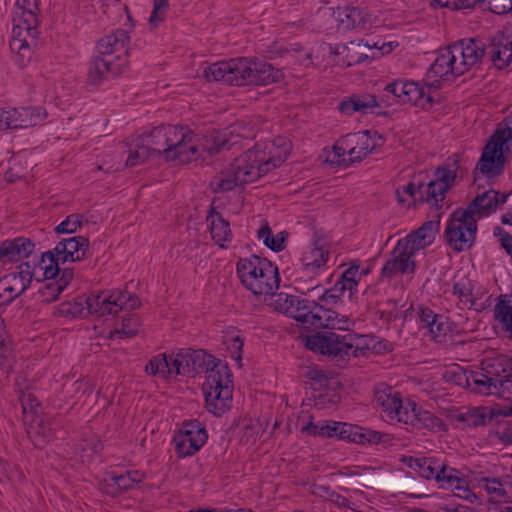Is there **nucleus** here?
<instances>
[{"label":"nucleus","mask_w":512,"mask_h":512,"mask_svg":"<svg viewBox=\"0 0 512 512\" xmlns=\"http://www.w3.org/2000/svg\"><path fill=\"white\" fill-rule=\"evenodd\" d=\"M175 375L206 373L203 384L207 410L215 416L227 412L232 404L233 384L228 365L205 350L183 349L173 356Z\"/></svg>","instance_id":"obj_1"},{"label":"nucleus","mask_w":512,"mask_h":512,"mask_svg":"<svg viewBox=\"0 0 512 512\" xmlns=\"http://www.w3.org/2000/svg\"><path fill=\"white\" fill-rule=\"evenodd\" d=\"M291 142L286 137H277L269 144L255 145L235 160L211 184L216 192L230 191L253 182L272 169L279 167L291 152Z\"/></svg>","instance_id":"obj_2"},{"label":"nucleus","mask_w":512,"mask_h":512,"mask_svg":"<svg viewBox=\"0 0 512 512\" xmlns=\"http://www.w3.org/2000/svg\"><path fill=\"white\" fill-rule=\"evenodd\" d=\"M142 143L149 146L155 157H163L166 162L190 163L199 159V144L188 126L162 124L143 134Z\"/></svg>","instance_id":"obj_3"},{"label":"nucleus","mask_w":512,"mask_h":512,"mask_svg":"<svg viewBox=\"0 0 512 512\" xmlns=\"http://www.w3.org/2000/svg\"><path fill=\"white\" fill-rule=\"evenodd\" d=\"M275 307L280 312L299 322L300 327L304 330L337 329L346 331L350 323L347 316L327 309L315 301L285 293L277 295Z\"/></svg>","instance_id":"obj_4"},{"label":"nucleus","mask_w":512,"mask_h":512,"mask_svg":"<svg viewBox=\"0 0 512 512\" xmlns=\"http://www.w3.org/2000/svg\"><path fill=\"white\" fill-rule=\"evenodd\" d=\"M480 52V45L474 38L461 39L439 49L429 72L440 79H455L478 65Z\"/></svg>","instance_id":"obj_5"},{"label":"nucleus","mask_w":512,"mask_h":512,"mask_svg":"<svg viewBox=\"0 0 512 512\" xmlns=\"http://www.w3.org/2000/svg\"><path fill=\"white\" fill-rule=\"evenodd\" d=\"M236 272L241 284L256 296L274 295L279 288L278 268L266 258L256 255L240 258L236 264Z\"/></svg>","instance_id":"obj_6"},{"label":"nucleus","mask_w":512,"mask_h":512,"mask_svg":"<svg viewBox=\"0 0 512 512\" xmlns=\"http://www.w3.org/2000/svg\"><path fill=\"white\" fill-rule=\"evenodd\" d=\"M333 329L316 332L306 337V347L324 355L344 358L364 354L363 336L350 332L336 333Z\"/></svg>","instance_id":"obj_7"},{"label":"nucleus","mask_w":512,"mask_h":512,"mask_svg":"<svg viewBox=\"0 0 512 512\" xmlns=\"http://www.w3.org/2000/svg\"><path fill=\"white\" fill-rule=\"evenodd\" d=\"M89 251V240L83 236H74L62 239L53 250L42 255L41 269L47 278L59 273V265L67 261H81L87 257Z\"/></svg>","instance_id":"obj_8"},{"label":"nucleus","mask_w":512,"mask_h":512,"mask_svg":"<svg viewBox=\"0 0 512 512\" xmlns=\"http://www.w3.org/2000/svg\"><path fill=\"white\" fill-rule=\"evenodd\" d=\"M477 221L470 211L458 208L449 217L445 228V238L448 246L462 252L470 249L476 240Z\"/></svg>","instance_id":"obj_9"},{"label":"nucleus","mask_w":512,"mask_h":512,"mask_svg":"<svg viewBox=\"0 0 512 512\" xmlns=\"http://www.w3.org/2000/svg\"><path fill=\"white\" fill-rule=\"evenodd\" d=\"M303 431H308L313 435L327 437L338 436L340 439H347L358 444L379 443L382 438L381 433L378 431H373L357 425H349L341 422H326L317 424L310 422L303 428Z\"/></svg>","instance_id":"obj_10"},{"label":"nucleus","mask_w":512,"mask_h":512,"mask_svg":"<svg viewBox=\"0 0 512 512\" xmlns=\"http://www.w3.org/2000/svg\"><path fill=\"white\" fill-rule=\"evenodd\" d=\"M110 299L109 294L105 292L91 293L85 299L79 298L73 303H62L59 312L62 315H71L72 317H83L89 314L97 316L113 314V304H111Z\"/></svg>","instance_id":"obj_11"},{"label":"nucleus","mask_w":512,"mask_h":512,"mask_svg":"<svg viewBox=\"0 0 512 512\" xmlns=\"http://www.w3.org/2000/svg\"><path fill=\"white\" fill-rule=\"evenodd\" d=\"M37 16L27 15V18L13 16V29L10 48L22 56L30 58V48L36 45L39 35Z\"/></svg>","instance_id":"obj_12"},{"label":"nucleus","mask_w":512,"mask_h":512,"mask_svg":"<svg viewBox=\"0 0 512 512\" xmlns=\"http://www.w3.org/2000/svg\"><path fill=\"white\" fill-rule=\"evenodd\" d=\"M474 42L480 45L479 64L488 60L497 69H504L512 61V38L498 32L488 44L474 38Z\"/></svg>","instance_id":"obj_13"},{"label":"nucleus","mask_w":512,"mask_h":512,"mask_svg":"<svg viewBox=\"0 0 512 512\" xmlns=\"http://www.w3.org/2000/svg\"><path fill=\"white\" fill-rule=\"evenodd\" d=\"M207 432L198 420L184 424L174 436L173 444L178 457L194 455L207 441Z\"/></svg>","instance_id":"obj_14"},{"label":"nucleus","mask_w":512,"mask_h":512,"mask_svg":"<svg viewBox=\"0 0 512 512\" xmlns=\"http://www.w3.org/2000/svg\"><path fill=\"white\" fill-rule=\"evenodd\" d=\"M46 116V111L41 107L0 109V131L33 127L41 123Z\"/></svg>","instance_id":"obj_15"},{"label":"nucleus","mask_w":512,"mask_h":512,"mask_svg":"<svg viewBox=\"0 0 512 512\" xmlns=\"http://www.w3.org/2000/svg\"><path fill=\"white\" fill-rule=\"evenodd\" d=\"M128 63V59L120 55L106 57L98 53L91 58L88 64V82L92 85H99L109 75L118 76L125 72Z\"/></svg>","instance_id":"obj_16"},{"label":"nucleus","mask_w":512,"mask_h":512,"mask_svg":"<svg viewBox=\"0 0 512 512\" xmlns=\"http://www.w3.org/2000/svg\"><path fill=\"white\" fill-rule=\"evenodd\" d=\"M505 139L499 138V134H493L485 145L481 158L478 161L475 173L480 171L488 177L498 176L504 170L506 158L503 154Z\"/></svg>","instance_id":"obj_17"},{"label":"nucleus","mask_w":512,"mask_h":512,"mask_svg":"<svg viewBox=\"0 0 512 512\" xmlns=\"http://www.w3.org/2000/svg\"><path fill=\"white\" fill-rule=\"evenodd\" d=\"M240 86L243 85H260L265 86L276 82L281 74L279 70L266 62L248 61L243 58L240 62Z\"/></svg>","instance_id":"obj_18"},{"label":"nucleus","mask_w":512,"mask_h":512,"mask_svg":"<svg viewBox=\"0 0 512 512\" xmlns=\"http://www.w3.org/2000/svg\"><path fill=\"white\" fill-rule=\"evenodd\" d=\"M374 400L388 418L396 419L398 422H401L404 411L408 408V404L403 405L400 393L385 383H381L375 388Z\"/></svg>","instance_id":"obj_19"},{"label":"nucleus","mask_w":512,"mask_h":512,"mask_svg":"<svg viewBox=\"0 0 512 512\" xmlns=\"http://www.w3.org/2000/svg\"><path fill=\"white\" fill-rule=\"evenodd\" d=\"M401 423L411 425L416 429L428 431H445V423L430 411L422 409L414 402H408V408L404 411Z\"/></svg>","instance_id":"obj_20"},{"label":"nucleus","mask_w":512,"mask_h":512,"mask_svg":"<svg viewBox=\"0 0 512 512\" xmlns=\"http://www.w3.org/2000/svg\"><path fill=\"white\" fill-rule=\"evenodd\" d=\"M440 228V221L430 220L423 223L418 229L409 233L406 237L399 239L397 243L402 244L404 248L412 255L431 245Z\"/></svg>","instance_id":"obj_21"},{"label":"nucleus","mask_w":512,"mask_h":512,"mask_svg":"<svg viewBox=\"0 0 512 512\" xmlns=\"http://www.w3.org/2000/svg\"><path fill=\"white\" fill-rule=\"evenodd\" d=\"M415 269L414 255L402 244L397 243L390 253V258L383 265L381 275L385 278H391L397 274H412Z\"/></svg>","instance_id":"obj_22"},{"label":"nucleus","mask_w":512,"mask_h":512,"mask_svg":"<svg viewBox=\"0 0 512 512\" xmlns=\"http://www.w3.org/2000/svg\"><path fill=\"white\" fill-rule=\"evenodd\" d=\"M240 62H243V58L213 63L205 68L203 77L209 82L240 86Z\"/></svg>","instance_id":"obj_23"},{"label":"nucleus","mask_w":512,"mask_h":512,"mask_svg":"<svg viewBox=\"0 0 512 512\" xmlns=\"http://www.w3.org/2000/svg\"><path fill=\"white\" fill-rule=\"evenodd\" d=\"M381 105L377 101V98L373 94H353L349 97H345L338 105V109L345 115H352L353 113L361 114H382L381 111L377 110Z\"/></svg>","instance_id":"obj_24"},{"label":"nucleus","mask_w":512,"mask_h":512,"mask_svg":"<svg viewBox=\"0 0 512 512\" xmlns=\"http://www.w3.org/2000/svg\"><path fill=\"white\" fill-rule=\"evenodd\" d=\"M239 135L228 134L223 131H213L206 135L202 139H199L195 135V139L199 144V158L203 152H206L209 156L216 155L222 150H230L239 143Z\"/></svg>","instance_id":"obj_25"},{"label":"nucleus","mask_w":512,"mask_h":512,"mask_svg":"<svg viewBox=\"0 0 512 512\" xmlns=\"http://www.w3.org/2000/svg\"><path fill=\"white\" fill-rule=\"evenodd\" d=\"M143 479L144 474L137 470L127 471L120 475L112 472L101 483V489L111 496H116L133 488L135 484L142 482Z\"/></svg>","instance_id":"obj_26"},{"label":"nucleus","mask_w":512,"mask_h":512,"mask_svg":"<svg viewBox=\"0 0 512 512\" xmlns=\"http://www.w3.org/2000/svg\"><path fill=\"white\" fill-rule=\"evenodd\" d=\"M35 244L28 238L18 237L0 243V262H16L29 257Z\"/></svg>","instance_id":"obj_27"},{"label":"nucleus","mask_w":512,"mask_h":512,"mask_svg":"<svg viewBox=\"0 0 512 512\" xmlns=\"http://www.w3.org/2000/svg\"><path fill=\"white\" fill-rule=\"evenodd\" d=\"M129 41V35L127 31L118 29L104 37H102L97 43L98 53L106 57H115L120 55L128 59V48L127 43Z\"/></svg>","instance_id":"obj_28"},{"label":"nucleus","mask_w":512,"mask_h":512,"mask_svg":"<svg viewBox=\"0 0 512 512\" xmlns=\"http://www.w3.org/2000/svg\"><path fill=\"white\" fill-rule=\"evenodd\" d=\"M334 16L339 24V28L343 30H367L371 26L370 15L356 7L337 8Z\"/></svg>","instance_id":"obj_29"},{"label":"nucleus","mask_w":512,"mask_h":512,"mask_svg":"<svg viewBox=\"0 0 512 512\" xmlns=\"http://www.w3.org/2000/svg\"><path fill=\"white\" fill-rule=\"evenodd\" d=\"M507 197L508 195L493 189L487 190L482 194H478L465 210L470 211L472 216L475 214L480 216L489 215L500 205H503L507 201Z\"/></svg>","instance_id":"obj_30"},{"label":"nucleus","mask_w":512,"mask_h":512,"mask_svg":"<svg viewBox=\"0 0 512 512\" xmlns=\"http://www.w3.org/2000/svg\"><path fill=\"white\" fill-rule=\"evenodd\" d=\"M385 91L404 104L417 105L424 96L423 88L414 82L394 81L386 85Z\"/></svg>","instance_id":"obj_31"},{"label":"nucleus","mask_w":512,"mask_h":512,"mask_svg":"<svg viewBox=\"0 0 512 512\" xmlns=\"http://www.w3.org/2000/svg\"><path fill=\"white\" fill-rule=\"evenodd\" d=\"M407 465L419 473L425 479H435L439 477L438 473H443L440 468L441 461L433 457L413 458L409 457L404 459Z\"/></svg>","instance_id":"obj_32"},{"label":"nucleus","mask_w":512,"mask_h":512,"mask_svg":"<svg viewBox=\"0 0 512 512\" xmlns=\"http://www.w3.org/2000/svg\"><path fill=\"white\" fill-rule=\"evenodd\" d=\"M447 191V185H440L435 179L430 180L427 184L418 182V193L421 203L427 202L439 207V203L444 200Z\"/></svg>","instance_id":"obj_33"},{"label":"nucleus","mask_w":512,"mask_h":512,"mask_svg":"<svg viewBox=\"0 0 512 512\" xmlns=\"http://www.w3.org/2000/svg\"><path fill=\"white\" fill-rule=\"evenodd\" d=\"M329 257V251L324 249L319 240H316L313 247H309L301 257L303 267L307 271H313L323 267Z\"/></svg>","instance_id":"obj_34"},{"label":"nucleus","mask_w":512,"mask_h":512,"mask_svg":"<svg viewBox=\"0 0 512 512\" xmlns=\"http://www.w3.org/2000/svg\"><path fill=\"white\" fill-rule=\"evenodd\" d=\"M207 220L210 221L212 239L218 243L220 247L224 248L223 242L231 240L229 222L226 221L219 212L214 211L213 208H211Z\"/></svg>","instance_id":"obj_35"},{"label":"nucleus","mask_w":512,"mask_h":512,"mask_svg":"<svg viewBox=\"0 0 512 512\" xmlns=\"http://www.w3.org/2000/svg\"><path fill=\"white\" fill-rule=\"evenodd\" d=\"M31 283V274L28 271L21 270L18 273H10L3 279L4 292L18 297L21 295Z\"/></svg>","instance_id":"obj_36"},{"label":"nucleus","mask_w":512,"mask_h":512,"mask_svg":"<svg viewBox=\"0 0 512 512\" xmlns=\"http://www.w3.org/2000/svg\"><path fill=\"white\" fill-rule=\"evenodd\" d=\"M173 356L166 354L154 356L145 367V371L152 376L161 375L167 378L175 375V368L172 366Z\"/></svg>","instance_id":"obj_37"},{"label":"nucleus","mask_w":512,"mask_h":512,"mask_svg":"<svg viewBox=\"0 0 512 512\" xmlns=\"http://www.w3.org/2000/svg\"><path fill=\"white\" fill-rule=\"evenodd\" d=\"M458 422L465 423L468 427H479L487 424V420H492V415L487 413V408L476 407L468 409L466 412L456 416Z\"/></svg>","instance_id":"obj_38"},{"label":"nucleus","mask_w":512,"mask_h":512,"mask_svg":"<svg viewBox=\"0 0 512 512\" xmlns=\"http://www.w3.org/2000/svg\"><path fill=\"white\" fill-rule=\"evenodd\" d=\"M469 378L470 389L479 394L491 395L495 387V376H487L482 372L472 371Z\"/></svg>","instance_id":"obj_39"},{"label":"nucleus","mask_w":512,"mask_h":512,"mask_svg":"<svg viewBox=\"0 0 512 512\" xmlns=\"http://www.w3.org/2000/svg\"><path fill=\"white\" fill-rule=\"evenodd\" d=\"M367 134L368 131H366L364 134H350V136L355 137L350 148V162H359L372 151L373 148L369 144Z\"/></svg>","instance_id":"obj_40"},{"label":"nucleus","mask_w":512,"mask_h":512,"mask_svg":"<svg viewBox=\"0 0 512 512\" xmlns=\"http://www.w3.org/2000/svg\"><path fill=\"white\" fill-rule=\"evenodd\" d=\"M140 325V318L137 315H129L122 320L120 329H115L110 332V339L132 338L138 334Z\"/></svg>","instance_id":"obj_41"},{"label":"nucleus","mask_w":512,"mask_h":512,"mask_svg":"<svg viewBox=\"0 0 512 512\" xmlns=\"http://www.w3.org/2000/svg\"><path fill=\"white\" fill-rule=\"evenodd\" d=\"M494 315L505 331L512 335V299H499L495 305Z\"/></svg>","instance_id":"obj_42"},{"label":"nucleus","mask_w":512,"mask_h":512,"mask_svg":"<svg viewBox=\"0 0 512 512\" xmlns=\"http://www.w3.org/2000/svg\"><path fill=\"white\" fill-rule=\"evenodd\" d=\"M44 277L46 282L39 288L38 294L42 302L51 303L56 301L65 289L55 280V276L47 278L44 274Z\"/></svg>","instance_id":"obj_43"},{"label":"nucleus","mask_w":512,"mask_h":512,"mask_svg":"<svg viewBox=\"0 0 512 512\" xmlns=\"http://www.w3.org/2000/svg\"><path fill=\"white\" fill-rule=\"evenodd\" d=\"M52 428L44 424L43 419L36 421L28 429V435L34 440L35 445L41 446L52 438Z\"/></svg>","instance_id":"obj_44"},{"label":"nucleus","mask_w":512,"mask_h":512,"mask_svg":"<svg viewBox=\"0 0 512 512\" xmlns=\"http://www.w3.org/2000/svg\"><path fill=\"white\" fill-rule=\"evenodd\" d=\"M152 158H155V156L150 150L149 146L142 143L141 136L139 142L135 146V149L130 151L126 161V166L133 167Z\"/></svg>","instance_id":"obj_45"},{"label":"nucleus","mask_w":512,"mask_h":512,"mask_svg":"<svg viewBox=\"0 0 512 512\" xmlns=\"http://www.w3.org/2000/svg\"><path fill=\"white\" fill-rule=\"evenodd\" d=\"M358 272H359V266L353 265V266L349 267L348 269H346L342 273L340 278L337 280L348 291L350 299L352 298L354 292H356V290H357Z\"/></svg>","instance_id":"obj_46"},{"label":"nucleus","mask_w":512,"mask_h":512,"mask_svg":"<svg viewBox=\"0 0 512 512\" xmlns=\"http://www.w3.org/2000/svg\"><path fill=\"white\" fill-rule=\"evenodd\" d=\"M355 139L354 136H350V134L345 135L333 147L334 158L332 162L343 163L346 162L345 156H348V161L350 162V148L352 145V141Z\"/></svg>","instance_id":"obj_47"},{"label":"nucleus","mask_w":512,"mask_h":512,"mask_svg":"<svg viewBox=\"0 0 512 512\" xmlns=\"http://www.w3.org/2000/svg\"><path fill=\"white\" fill-rule=\"evenodd\" d=\"M493 394L498 395L500 398L511 401L512 400V375L509 374L504 378L498 376L494 379Z\"/></svg>","instance_id":"obj_48"},{"label":"nucleus","mask_w":512,"mask_h":512,"mask_svg":"<svg viewBox=\"0 0 512 512\" xmlns=\"http://www.w3.org/2000/svg\"><path fill=\"white\" fill-rule=\"evenodd\" d=\"M83 223V215L81 214H70L66 217L64 221H62L59 225L55 227L56 233H74L76 230L82 226Z\"/></svg>","instance_id":"obj_49"},{"label":"nucleus","mask_w":512,"mask_h":512,"mask_svg":"<svg viewBox=\"0 0 512 512\" xmlns=\"http://www.w3.org/2000/svg\"><path fill=\"white\" fill-rule=\"evenodd\" d=\"M472 370H465L461 368L460 366H456L452 368L451 370L446 372V376L449 381L453 382L454 384L468 388L470 387L469 378Z\"/></svg>","instance_id":"obj_50"},{"label":"nucleus","mask_w":512,"mask_h":512,"mask_svg":"<svg viewBox=\"0 0 512 512\" xmlns=\"http://www.w3.org/2000/svg\"><path fill=\"white\" fill-rule=\"evenodd\" d=\"M14 16L27 18V15L37 16L39 11L37 0H16Z\"/></svg>","instance_id":"obj_51"},{"label":"nucleus","mask_w":512,"mask_h":512,"mask_svg":"<svg viewBox=\"0 0 512 512\" xmlns=\"http://www.w3.org/2000/svg\"><path fill=\"white\" fill-rule=\"evenodd\" d=\"M484 7L495 14H506L512 10V0H486Z\"/></svg>","instance_id":"obj_52"},{"label":"nucleus","mask_w":512,"mask_h":512,"mask_svg":"<svg viewBox=\"0 0 512 512\" xmlns=\"http://www.w3.org/2000/svg\"><path fill=\"white\" fill-rule=\"evenodd\" d=\"M435 180H437L440 185H447V189L449 190L456 179V176L453 175L450 171L445 170L443 167L439 166L434 173Z\"/></svg>","instance_id":"obj_53"},{"label":"nucleus","mask_w":512,"mask_h":512,"mask_svg":"<svg viewBox=\"0 0 512 512\" xmlns=\"http://www.w3.org/2000/svg\"><path fill=\"white\" fill-rule=\"evenodd\" d=\"M11 351L10 344L6 341L5 335L0 332V367L9 365Z\"/></svg>","instance_id":"obj_54"},{"label":"nucleus","mask_w":512,"mask_h":512,"mask_svg":"<svg viewBox=\"0 0 512 512\" xmlns=\"http://www.w3.org/2000/svg\"><path fill=\"white\" fill-rule=\"evenodd\" d=\"M288 239V233L286 231L279 232L277 235H273L269 240L267 246L272 251L280 252L286 247V241Z\"/></svg>","instance_id":"obj_55"},{"label":"nucleus","mask_w":512,"mask_h":512,"mask_svg":"<svg viewBox=\"0 0 512 512\" xmlns=\"http://www.w3.org/2000/svg\"><path fill=\"white\" fill-rule=\"evenodd\" d=\"M169 0H154V8L149 18L150 23L163 20L164 14L168 8Z\"/></svg>","instance_id":"obj_56"},{"label":"nucleus","mask_w":512,"mask_h":512,"mask_svg":"<svg viewBox=\"0 0 512 512\" xmlns=\"http://www.w3.org/2000/svg\"><path fill=\"white\" fill-rule=\"evenodd\" d=\"M129 293L127 291H119L109 294L111 297L110 302L113 304V314L118 313V311L125 308V300Z\"/></svg>","instance_id":"obj_57"},{"label":"nucleus","mask_w":512,"mask_h":512,"mask_svg":"<svg viewBox=\"0 0 512 512\" xmlns=\"http://www.w3.org/2000/svg\"><path fill=\"white\" fill-rule=\"evenodd\" d=\"M486 0H455L452 2V10L473 9L476 6L484 7Z\"/></svg>","instance_id":"obj_58"},{"label":"nucleus","mask_w":512,"mask_h":512,"mask_svg":"<svg viewBox=\"0 0 512 512\" xmlns=\"http://www.w3.org/2000/svg\"><path fill=\"white\" fill-rule=\"evenodd\" d=\"M73 277H74V270L72 268L61 269L59 267V273L57 275H55V280L59 284H61V286H63V288L65 289L69 285V283L71 282Z\"/></svg>","instance_id":"obj_59"},{"label":"nucleus","mask_w":512,"mask_h":512,"mask_svg":"<svg viewBox=\"0 0 512 512\" xmlns=\"http://www.w3.org/2000/svg\"><path fill=\"white\" fill-rule=\"evenodd\" d=\"M486 481V489L488 493H495L498 496H504L506 494L505 490L502 488V483L497 478H487Z\"/></svg>","instance_id":"obj_60"},{"label":"nucleus","mask_w":512,"mask_h":512,"mask_svg":"<svg viewBox=\"0 0 512 512\" xmlns=\"http://www.w3.org/2000/svg\"><path fill=\"white\" fill-rule=\"evenodd\" d=\"M460 161V155L454 154L447 159L442 167L457 177L458 171L460 170Z\"/></svg>","instance_id":"obj_61"},{"label":"nucleus","mask_w":512,"mask_h":512,"mask_svg":"<svg viewBox=\"0 0 512 512\" xmlns=\"http://www.w3.org/2000/svg\"><path fill=\"white\" fill-rule=\"evenodd\" d=\"M307 377L309 380L317 383L320 387L326 386L328 382V378L325 373L317 369L308 371Z\"/></svg>","instance_id":"obj_62"},{"label":"nucleus","mask_w":512,"mask_h":512,"mask_svg":"<svg viewBox=\"0 0 512 512\" xmlns=\"http://www.w3.org/2000/svg\"><path fill=\"white\" fill-rule=\"evenodd\" d=\"M439 317V315L434 314L433 311L429 308H423L420 311L419 318L422 323H424L427 327H433L435 325V319Z\"/></svg>","instance_id":"obj_63"},{"label":"nucleus","mask_w":512,"mask_h":512,"mask_svg":"<svg viewBox=\"0 0 512 512\" xmlns=\"http://www.w3.org/2000/svg\"><path fill=\"white\" fill-rule=\"evenodd\" d=\"M453 294L457 295L462 301H467L472 295L471 289L459 282L453 284Z\"/></svg>","instance_id":"obj_64"}]
</instances>
